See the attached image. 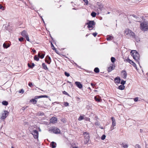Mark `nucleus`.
I'll return each mask as SVG.
<instances>
[{
  "mask_svg": "<svg viewBox=\"0 0 148 148\" xmlns=\"http://www.w3.org/2000/svg\"><path fill=\"white\" fill-rule=\"evenodd\" d=\"M132 55L133 56V58L136 61H137L139 64V62H138L139 60L140 56L139 54L136 50H132L131 52Z\"/></svg>",
  "mask_w": 148,
  "mask_h": 148,
  "instance_id": "f257e3e1",
  "label": "nucleus"
},
{
  "mask_svg": "<svg viewBox=\"0 0 148 148\" xmlns=\"http://www.w3.org/2000/svg\"><path fill=\"white\" fill-rule=\"evenodd\" d=\"M125 33L126 34V37L127 38L135 37V34L131 30L129 29H127L125 31Z\"/></svg>",
  "mask_w": 148,
  "mask_h": 148,
  "instance_id": "f03ea898",
  "label": "nucleus"
},
{
  "mask_svg": "<svg viewBox=\"0 0 148 148\" xmlns=\"http://www.w3.org/2000/svg\"><path fill=\"white\" fill-rule=\"evenodd\" d=\"M140 28L143 31H145L148 30V23L144 22L140 23Z\"/></svg>",
  "mask_w": 148,
  "mask_h": 148,
  "instance_id": "7ed1b4c3",
  "label": "nucleus"
},
{
  "mask_svg": "<svg viewBox=\"0 0 148 148\" xmlns=\"http://www.w3.org/2000/svg\"><path fill=\"white\" fill-rule=\"evenodd\" d=\"M83 135L84 138V143L86 144L89 142L90 140L89 134L87 132H84L83 133Z\"/></svg>",
  "mask_w": 148,
  "mask_h": 148,
  "instance_id": "20e7f679",
  "label": "nucleus"
},
{
  "mask_svg": "<svg viewBox=\"0 0 148 148\" xmlns=\"http://www.w3.org/2000/svg\"><path fill=\"white\" fill-rule=\"evenodd\" d=\"M49 131L50 133L53 132L56 134H60V130L56 127H52L50 128L49 130Z\"/></svg>",
  "mask_w": 148,
  "mask_h": 148,
  "instance_id": "39448f33",
  "label": "nucleus"
},
{
  "mask_svg": "<svg viewBox=\"0 0 148 148\" xmlns=\"http://www.w3.org/2000/svg\"><path fill=\"white\" fill-rule=\"evenodd\" d=\"M86 25H88L87 27L88 28H93V26L95 25V23L94 22V21H89L86 24Z\"/></svg>",
  "mask_w": 148,
  "mask_h": 148,
  "instance_id": "423d86ee",
  "label": "nucleus"
},
{
  "mask_svg": "<svg viewBox=\"0 0 148 148\" xmlns=\"http://www.w3.org/2000/svg\"><path fill=\"white\" fill-rule=\"evenodd\" d=\"M9 112L6 110H4V113L2 114L1 118L2 119H5L8 116Z\"/></svg>",
  "mask_w": 148,
  "mask_h": 148,
  "instance_id": "0eeeda50",
  "label": "nucleus"
},
{
  "mask_svg": "<svg viewBox=\"0 0 148 148\" xmlns=\"http://www.w3.org/2000/svg\"><path fill=\"white\" fill-rule=\"evenodd\" d=\"M126 61L130 64H131L135 68V69H137V67L136 64L133 61H132L129 59H127L126 60Z\"/></svg>",
  "mask_w": 148,
  "mask_h": 148,
  "instance_id": "6e6552de",
  "label": "nucleus"
},
{
  "mask_svg": "<svg viewBox=\"0 0 148 148\" xmlns=\"http://www.w3.org/2000/svg\"><path fill=\"white\" fill-rule=\"evenodd\" d=\"M31 133L33 135L35 138L37 139V130H34L32 131Z\"/></svg>",
  "mask_w": 148,
  "mask_h": 148,
  "instance_id": "1a4fd4ad",
  "label": "nucleus"
},
{
  "mask_svg": "<svg viewBox=\"0 0 148 148\" xmlns=\"http://www.w3.org/2000/svg\"><path fill=\"white\" fill-rule=\"evenodd\" d=\"M57 120V119L56 117H53L50 119V123H56Z\"/></svg>",
  "mask_w": 148,
  "mask_h": 148,
  "instance_id": "9d476101",
  "label": "nucleus"
},
{
  "mask_svg": "<svg viewBox=\"0 0 148 148\" xmlns=\"http://www.w3.org/2000/svg\"><path fill=\"white\" fill-rule=\"evenodd\" d=\"M121 73L122 77L125 79H126L127 74L126 71H121Z\"/></svg>",
  "mask_w": 148,
  "mask_h": 148,
  "instance_id": "9b49d317",
  "label": "nucleus"
},
{
  "mask_svg": "<svg viewBox=\"0 0 148 148\" xmlns=\"http://www.w3.org/2000/svg\"><path fill=\"white\" fill-rule=\"evenodd\" d=\"M45 55V54L44 53H42L41 54V53L40 52H39L38 54V61L39 60V58H40L41 59H42L44 58Z\"/></svg>",
  "mask_w": 148,
  "mask_h": 148,
  "instance_id": "f8f14e48",
  "label": "nucleus"
},
{
  "mask_svg": "<svg viewBox=\"0 0 148 148\" xmlns=\"http://www.w3.org/2000/svg\"><path fill=\"white\" fill-rule=\"evenodd\" d=\"M10 46V44L7 42H5L3 45V47L4 48L7 49Z\"/></svg>",
  "mask_w": 148,
  "mask_h": 148,
  "instance_id": "ddd939ff",
  "label": "nucleus"
},
{
  "mask_svg": "<svg viewBox=\"0 0 148 148\" xmlns=\"http://www.w3.org/2000/svg\"><path fill=\"white\" fill-rule=\"evenodd\" d=\"M115 66L114 65L112 64L111 65V66H110L108 68V72H111L112 70H113L115 68Z\"/></svg>",
  "mask_w": 148,
  "mask_h": 148,
  "instance_id": "4468645a",
  "label": "nucleus"
},
{
  "mask_svg": "<svg viewBox=\"0 0 148 148\" xmlns=\"http://www.w3.org/2000/svg\"><path fill=\"white\" fill-rule=\"evenodd\" d=\"M75 84L79 88L81 89L82 87V85L80 82H75Z\"/></svg>",
  "mask_w": 148,
  "mask_h": 148,
  "instance_id": "2eb2a0df",
  "label": "nucleus"
},
{
  "mask_svg": "<svg viewBox=\"0 0 148 148\" xmlns=\"http://www.w3.org/2000/svg\"><path fill=\"white\" fill-rule=\"evenodd\" d=\"M21 34L24 37L28 35L26 32L25 30H23Z\"/></svg>",
  "mask_w": 148,
  "mask_h": 148,
  "instance_id": "dca6fc26",
  "label": "nucleus"
},
{
  "mask_svg": "<svg viewBox=\"0 0 148 148\" xmlns=\"http://www.w3.org/2000/svg\"><path fill=\"white\" fill-rule=\"evenodd\" d=\"M121 81V79L119 77H116L114 79V82L116 83H119Z\"/></svg>",
  "mask_w": 148,
  "mask_h": 148,
  "instance_id": "f3484780",
  "label": "nucleus"
},
{
  "mask_svg": "<svg viewBox=\"0 0 148 148\" xmlns=\"http://www.w3.org/2000/svg\"><path fill=\"white\" fill-rule=\"evenodd\" d=\"M111 119L112 121V126H115L116 125V122L114 118L113 117H112Z\"/></svg>",
  "mask_w": 148,
  "mask_h": 148,
  "instance_id": "a211bd4d",
  "label": "nucleus"
},
{
  "mask_svg": "<svg viewBox=\"0 0 148 148\" xmlns=\"http://www.w3.org/2000/svg\"><path fill=\"white\" fill-rule=\"evenodd\" d=\"M36 99H37V96H36L35 97V99H32L30 100V102H31L33 104H35L36 103L37 101L36 100Z\"/></svg>",
  "mask_w": 148,
  "mask_h": 148,
  "instance_id": "6ab92c4d",
  "label": "nucleus"
},
{
  "mask_svg": "<svg viewBox=\"0 0 148 148\" xmlns=\"http://www.w3.org/2000/svg\"><path fill=\"white\" fill-rule=\"evenodd\" d=\"M50 146L52 148H55L56 147V143L52 142L50 144Z\"/></svg>",
  "mask_w": 148,
  "mask_h": 148,
  "instance_id": "aec40b11",
  "label": "nucleus"
},
{
  "mask_svg": "<svg viewBox=\"0 0 148 148\" xmlns=\"http://www.w3.org/2000/svg\"><path fill=\"white\" fill-rule=\"evenodd\" d=\"M28 66L30 68H33V67L34 66L35 64L34 63H28L27 64Z\"/></svg>",
  "mask_w": 148,
  "mask_h": 148,
  "instance_id": "412c9836",
  "label": "nucleus"
},
{
  "mask_svg": "<svg viewBox=\"0 0 148 148\" xmlns=\"http://www.w3.org/2000/svg\"><path fill=\"white\" fill-rule=\"evenodd\" d=\"M47 57H48V60H46L45 61L46 62H47V63H48L49 64L50 63V62L51 61V58L49 56H48Z\"/></svg>",
  "mask_w": 148,
  "mask_h": 148,
  "instance_id": "4be33fe9",
  "label": "nucleus"
},
{
  "mask_svg": "<svg viewBox=\"0 0 148 148\" xmlns=\"http://www.w3.org/2000/svg\"><path fill=\"white\" fill-rule=\"evenodd\" d=\"M97 96H95L94 97V99L95 100L98 102H100L101 101V98H97Z\"/></svg>",
  "mask_w": 148,
  "mask_h": 148,
  "instance_id": "5701e85b",
  "label": "nucleus"
},
{
  "mask_svg": "<svg viewBox=\"0 0 148 148\" xmlns=\"http://www.w3.org/2000/svg\"><path fill=\"white\" fill-rule=\"evenodd\" d=\"M125 86L123 85H120L118 87V89L121 90H123L124 89Z\"/></svg>",
  "mask_w": 148,
  "mask_h": 148,
  "instance_id": "b1692460",
  "label": "nucleus"
},
{
  "mask_svg": "<svg viewBox=\"0 0 148 148\" xmlns=\"http://www.w3.org/2000/svg\"><path fill=\"white\" fill-rule=\"evenodd\" d=\"M42 66L44 69L45 70H48V69L47 66V65L44 63H43L42 64Z\"/></svg>",
  "mask_w": 148,
  "mask_h": 148,
  "instance_id": "393cba45",
  "label": "nucleus"
},
{
  "mask_svg": "<svg viewBox=\"0 0 148 148\" xmlns=\"http://www.w3.org/2000/svg\"><path fill=\"white\" fill-rule=\"evenodd\" d=\"M2 103V104L4 106H7L8 104V101H3Z\"/></svg>",
  "mask_w": 148,
  "mask_h": 148,
  "instance_id": "a878e982",
  "label": "nucleus"
},
{
  "mask_svg": "<svg viewBox=\"0 0 148 148\" xmlns=\"http://www.w3.org/2000/svg\"><path fill=\"white\" fill-rule=\"evenodd\" d=\"M48 97V96L47 95H41L39 96H38V99H39L40 98H41L42 97H46L47 98Z\"/></svg>",
  "mask_w": 148,
  "mask_h": 148,
  "instance_id": "bb28decb",
  "label": "nucleus"
},
{
  "mask_svg": "<svg viewBox=\"0 0 148 148\" xmlns=\"http://www.w3.org/2000/svg\"><path fill=\"white\" fill-rule=\"evenodd\" d=\"M94 71L95 73H97L99 72V70L98 68L96 67L94 69Z\"/></svg>",
  "mask_w": 148,
  "mask_h": 148,
  "instance_id": "cd10ccee",
  "label": "nucleus"
},
{
  "mask_svg": "<svg viewBox=\"0 0 148 148\" xmlns=\"http://www.w3.org/2000/svg\"><path fill=\"white\" fill-rule=\"evenodd\" d=\"M96 13L94 12H92L91 13V15L93 17H95L96 16Z\"/></svg>",
  "mask_w": 148,
  "mask_h": 148,
  "instance_id": "c85d7f7f",
  "label": "nucleus"
},
{
  "mask_svg": "<svg viewBox=\"0 0 148 148\" xmlns=\"http://www.w3.org/2000/svg\"><path fill=\"white\" fill-rule=\"evenodd\" d=\"M38 116H44V114L43 112H39V113L38 114Z\"/></svg>",
  "mask_w": 148,
  "mask_h": 148,
  "instance_id": "c756f323",
  "label": "nucleus"
},
{
  "mask_svg": "<svg viewBox=\"0 0 148 148\" xmlns=\"http://www.w3.org/2000/svg\"><path fill=\"white\" fill-rule=\"evenodd\" d=\"M112 37L111 36H108L107 38V39L108 40H112Z\"/></svg>",
  "mask_w": 148,
  "mask_h": 148,
  "instance_id": "7c9ffc66",
  "label": "nucleus"
},
{
  "mask_svg": "<svg viewBox=\"0 0 148 148\" xmlns=\"http://www.w3.org/2000/svg\"><path fill=\"white\" fill-rule=\"evenodd\" d=\"M133 38L135 39V40L137 42H138L140 41V39L138 37H136L135 35V37H134Z\"/></svg>",
  "mask_w": 148,
  "mask_h": 148,
  "instance_id": "2f4dec72",
  "label": "nucleus"
},
{
  "mask_svg": "<svg viewBox=\"0 0 148 148\" xmlns=\"http://www.w3.org/2000/svg\"><path fill=\"white\" fill-rule=\"evenodd\" d=\"M111 60L112 63H114L115 61L116 60L113 57H112L111 58Z\"/></svg>",
  "mask_w": 148,
  "mask_h": 148,
  "instance_id": "473e14b6",
  "label": "nucleus"
},
{
  "mask_svg": "<svg viewBox=\"0 0 148 148\" xmlns=\"http://www.w3.org/2000/svg\"><path fill=\"white\" fill-rule=\"evenodd\" d=\"M51 47L52 49H53V50H54L56 51V49L55 48L53 44H52V43H51Z\"/></svg>",
  "mask_w": 148,
  "mask_h": 148,
  "instance_id": "72a5a7b5",
  "label": "nucleus"
},
{
  "mask_svg": "<svg viewBox=\"0 0 148 148\" xmlns=\"http://www.w3.org/2000/svg\"><path fill=\"white\" fill-rule=\"evenodd\" d=\"M95 125H96L98 126H99L100 125V123L97 121H96L95 123Z\"/></svg>",
  "mask_w": 148,
  "mask_h": 148,
  "instance_id": "f704fd0d",
  "label": "nucleus"
},
{
  "mask_svg": "<svg viewBox=\"0 0 148 148\" xmlns=\"http://www.w3.org/2000/svg\"><path fill=\"white\" fill-rule=\"evenodd\" d=\"M84 119V117L82 116H80L78 119V120L79 121H81Z\"/></svg>",
  "mask_w": 148,
  "mask_h": 148,
  "instance_id": "c9c22d12",
  "label": "nucleus"
},
{
  "mask_svg": "<svg viewBox=\"0 0 148 148\" xmlns=\"http://www.w3.org/2000/svg\"><path fill=\"white\" fill-rule=\"evenodd\" d=\"M126 82V81H124L123 80H122L121 82V84L122 85H124Z\"/></svg>",
  "mask_w": 148,
  "mask_h": 148,
  "instance_id": "e433bc0d",
  "label": "nucleus"
},
{
  "mask_svg": "<svg viewBox=\"0 0 148 148\" xmlns=\"http://www.w3.org/2000/svg\"><path fill=\"white\" fill-rule=\"evenodd\" d=\"M106 137V136L105 135L103 134L101 137V139L102 140H104V139H105Z\"/></svg>",
  "mask_w": 148,
  "mask_h": 148,
  "instance_id": "4c0bfd02",
  "label": "nucleus"
},
{
  "mask_svg": "<svg viewBox=\"0 0 148 148\" xmlns=\"http://www.w3.org/2000/svg\"><path fill=\"white\" fill-rule=\"evenodd\" d=\"M64 74H65V75L67 77L70 76L69 73H67L66 72H65Z\"/></svg>",
  "mask_w": 148,
  "mask_h": 148,
  "instance_id": "58836bf2",
  "label": "nucleus"
},
{
  "mask_svg": "<svg viewBox=\"0 0 148 148\" xmlns=\"http://www.w3.org/2000/svg\"><path fill=\"white\" fill-rule=\"evenodd\" d=\"M69 103L67 102H64V105L65 106H69Z\"/></svg>",
  "mask_w": 148,
  "mask_h": 148,
  "instance_id": "ea45409f",
  "label": "nucleus"
},
{
  "mask_svg": "<svg viewBox=\"0 0 148 148\" xmlns=\"http://www.w3.org/2000/svg\"><path fill=\"white\" fill-rule=\"evenodd\" d=\"M135 148H141L140 146L138 144H136L135 145Z\"/></svg>",
  "mask_w": 148,
  "mask_h": 148,
  "instance_id": "a19ab883",
  "label": "nucleus"
},
{
  "mask_svg": "<svg viewBox=\"0 0 148 148\" xmlns=\"http://www.w3.org/2000/svg\"><path fill=\"white\" fill-rule=\"evenodd\" d=\"M28 85L31 87H32L33 85L31 82H29L28 83Z\"/></svg>",
  "mask_w": 148,
  "mask_h": 148,
  "instance_id": "79ce46f5",
  "label": "nucleus"
},
{
  "mask_svg": "<svg viewBox=\"0 0 148 148\" xmlns=\"http://www.w3.org/2000/svg\"><path fill=\"white\" fill-rule=\"evenodd\" d=\"M122 145H123V147H124V148L127 147H128V145H124V144L123 143H122Z\"/></svg>",
  "mask_w": 148,
  "mask_h": 148,
  "instance_id": "37998d69",
  "label": "nucleus"
},
{
  "mask_svg": "<svg viewBox=\"0 0 148 148\" xmlns=\"http://www.w3.org/2000/svg\"><path fill=\"white\" fill-rule=\"evenodd\" d=\"M63 94L66 95L68 96H69V94L66 91H64L63 92Z\"/></svg>",
  "mask_w": 148,
  "mask_h": 148,
  "instance_id": "c03bdc74",
  "label": "nucleus"
},
{
  "mask_svg": "<svg viewBox=\"0 0 148 148\" xmlns=\"http://www.w3.org/2000/svg\"><path fill=\"white\" fill-rule=\"evenodd\" d=\"M19 40L20 41H22L24 40V38L23 37H21L18 38Z\"/></svg>",
  "mask_w": 148,
  "mask_h": 148,
  "instance_id": "a18cd8bd",
  "label": "nucleus"
},
{
  "mask_svg": "<svg viewBox=\"0 0 148 148\" xmlns=\"http://www.w3.org/2000/svg\"><path fill=\"white\" fill-rule=\"evenodd\" d=\"M0 9H2L3 10H4V8L1 4H0Z\"/></svg>",
  "mask_w": 148,
  "mask_h": 148,
  "instance_id": "49530a36",
  "label": "nucleus"
},
{
  "mask_svg": "<svg viewBox=\"0 0 148 148\" xmlns=\"http://www.w3.org/2000/svg\"><path fill=\"white\" fill-rule=\"evenodd\" d=\"M20 93H23L24 92V90L23 89H21L19 91Z\"/></svg>",
  "mask_w": 148,
  "mask_h": 148,
  "instance_id": "de8ad7c7",
  "label": "nucleus"
},
{
  "mask_svg": "<svg viewBox=\"0 0 148 148\" xmlns=\"http://www.w3.org/2000/svg\"><path fill=\"white\" fill-rule=\"evenodd\" d=\"M138 97H136L134 99V100L135 102H137L138 101Z\"/></svg>",
  "mask_w": 148,
  "mask_h": 148,
  "instance_id": "09e8293b",
  "label": "nucleus"
},
{
  "mask_svg": "<svg viewBox=\"0 0 148 148\" xmlns=\"http://www.w3.org/2000/svg\"><path fill=\"white\" fill-rule=\"evenodd\" d=\"M25 38H26V40L27 41H29V39L28 37V35L27 36H26Z\"/></svg>",
  "mask_w": 148,
  "mask_h": 148,
  "instance_id": "8fccbe9b",
  "label": "nucleus"
},
{
  "mask_svg": "<svg viewBox=\"0 0 148 148\" xmlns=\"http://www.w3.org/2000/svg\"><path fill=\"white\" fill-rule=\"evenodd\" d=\"M97 33L96 32L93 33L92 34L95 37L97 35Z\"/></svg>",
  "mask_w": 148,
  "mask_h": 148,
  "instance_id": "3c124183",
  "label": "nucleus"
},
{
  "mask_svg": "<svg viewBox=\"0 0 148 148\" xmlns=\"http://www.w3.org/2000/svg\"><path fill=\"white\" fill-rule=\"evenodd\" d=\"M32 51L33 52L34 54L36 52V51L34 49H32Z\"/></svg>",
  "mask_w": 148,
  "mask_h": 148,
  "instance_id": "603ef678",
  "label": "nucleus"
},
{
  "mask_svg": "<svg viewBox=\"0 0 148 148\" xmlns=\"http://www.w3.org/2000/svg\"><path fill=\"white\" fill-rule=\"evenodd\" d=\"M34 59L35 60L37 61V55H36L34 57Z\"/></svg>",
  "mask_w": 148,
  "mask_h": 148,
  "instance_id": "864d4df0",
  "label": "nucleus"
},
{
  "mask_svg": "<svg viewBox=\"0 0 148 148\" xmlns=\"http://www.w3.org/2000/svg\"><path fill=\"white\" fill-rule=\"evenodd\" d=\"M114 126H112V125H111V126L110 127V129H111V130H112L114 129Z\"/></svg>",
  "mask_w": 148,
  "mask_h": 148,
  "instance_id": "5fc2aeb1",
  "label": "nucleus"
},
{
  "mask_svg": "<svg viewBox=\"0 0 148 148\" xmlns=\"http://www.w3.org/2000/svg\"><path fill=\"white\" fill-rule=\"evenodd\" d=\"M84 1L85 3H86V4L87 5L88 4L87 0H83Z\"/></svg>",
  "mask_w": 148,
  "mask_h": 148,
  "instance_id": "6e6d98bb",
  "label": "nucleus"
},
{
  "mask_svg": "<svg viewBox=\"0 0 148 148\" xmlns=\"http://www.w3.org/2000/svg\"><path fill=\"white\" fill-rule=\"evenodd\" d=\"M132 16L133 17H134V18H135L136 19L137 18H138V17L137 16H136L135 15H133Z\"/></svg>",
  "mask_w": 148,
  "mask_h": 148,
  "instance_id": "4d7b16f0",
  "label": "nucleus"
},
{
  "mask_svg": "<svg viewBox=\"0 0 148 148\" xmlns=\"http://www.w3.org/2000/svg\"><path fill=\"white\" fill-rule=\"evenodd\" d=\"M27 107H23L22 108V110H25L26 108Z\"/></svg>",
  "mask_w": 148,
  "mask_h": 148,
  "instance_id": "13d9d810",
  "label": "nucleus"
},
{
  "mask_svg": "<svg viewBox=\"0 0 148 148\" xmlns=\"http://www.w3.org/2000/svg\"><path fill=\"white\" fill-rule=\"evenodd\" d=\"M91 85L94 88V86H95L94 84H93L92 83H91Z\"/></svg>",
  "mask_w": 148,
  "mask_h": 148,
  "instance_id": "bf43d9fd",
  "label": "nucleus"
},
{
  "mask_svg": "<svg viewBox=\"0 0 148 148\" xmlns=\"http://www.w3.org/2000/svg\"><path fill=\"white\" fill-rule=\"evenodd\" d=\"M38 130H39V131L40 132L41 130L40 128L38 127Z\"/></svg>",
  "mask_w": 148,
  "mask_h": 148,
  "instance_id": "052dcab7",
  "label": "nucleus"
},
{
  "mask_svg": "<svg viewBox=\"0 0 148 148\" xmlns=\"http://www.w3.org/2000/svg\"><path fill=\"white\" fill-rule=\"evenodd\" d=\"M99 127L101 129H103V127H101L100 126H99Z\"/></svg>",
  "mask_w": 148,
  "mask_h": 148,
  "instance_id": "680f3d73",
  "label": "nucleus"
},
{
  "mask_svg": "<svg viewBox=\"0 0 148 148\" xmlns=\"http://www.w3.org/2000/svg\"><path fill=\"white\" fill-rule=\"evenodd\" d=\"M41 17V18H42V20L43 21V23H45V22H44V20L43 19V18H42V17Z\"/></svg>",
  "mask_w": 148,
  "mask_h": 148,
  "instance_id": "e2e57ef3",
  "label": "nucleus"
},
{
  "mask_svg": "<svg viewBox=\"0 0 148 148\" xmlns=\"http://www.w3.org/2000/svg\"><path fill=\"white\" fill-rule=\"evenodd\" d=\"M41 17V18H42V20L43 21V23H45V22H44V20L43 19V18H42V17Z\"/></svg>",
  "mask_w": 148,
  "mask_h": 148,
  "instance_id": "0e129e2a",
  "label": "nucleus"
},
{
  "mask_svg": "<svg viewBox=\"0 0 148 148\" xmlns=\"http://www.w3.org/2000/svg\"><path fill=\"white\" fill-rule=\"evenodd\" d=\"M67 82H68V83H69L70 84H71V82H69V81H67Z\"/></svg>",
  "mask_w": 148,
  "mask_h": 148,
  "instance_id": "69168bd1",
  "label": "nucleus"
},
{
  "mask_svg": "<svg viewBox=\"0 0 148 148\" xmlns=\"http://www.w3.org/2000/svg\"><path fill=\"white\" fill-rule=\"evenodd\" d=\"M73 148H78V147H73Z\"/></svg>",
  "mask_w": 148,
  "mask_h": 148,
  "instance_id": "338daca9",
  "label": "nucleus"
},
{
  "mask_svg": "<svg viewBox=\"0 0 148 148\" xmlns=\"http://www.w3.org/2000/svg\"><path fill=\"white\" fill-rule=\"evenodd\" d=\"M102 6H101H101H100V7H99V8L101 9V8H102Z\"/></svg>",
  "mask_w": 148,
  "mask_h": 148,
  "instance_id": "774afa93",
  "label": "nucleus"
}]
</instances>
